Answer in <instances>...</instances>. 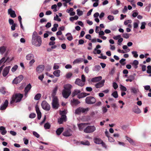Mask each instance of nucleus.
I'll return each instance as SVG.
<instances>
[{
    "label": "nucleus",
    "instance_id": "obj_1",
    "mask_svg": "<svg viewBox=\"0 0 151 151\" xmlns=\"http://www.w3.org/2000/svg\"><path fill=\"white\" fill-rule=\"evenodd\" d=\"M72 86L70 84L65 85L63 86L64 89L62 91V94L63 97L67 99L71 93L70 89Z\"/></svg>",
    "mask_w": 151,
    "mask_h": 151
},
{
    "label": "nucleus",
    "instance_id": "obj_2",
    "mask_svg": "<svg viewBox=\"0 0 151 151\" xmlns=\"http://www.w3.org/2000/svg\"><path fill=\"white\" fill-rule=\"evenodd\" d=\"M23 95L21 93H17L15 95L13 96L12 99L11 101V103H13L14 102L17 103L20 101L23 97Z\"/></svg>",
    "mask_w": 151,
    "mask_h": 151
},
{
    "label": "nucleus",
    "instance_id": "obj_3",
    "mask_svg": "<svg viewBox=\"0 0 151 151\" xmlns=\"http://www.w3.org/2000/svg\"><path fill=\"white\" fill-rule=\"evenodd\" d=\"M32 43L33 45L36 47H40L42 44V40L41 37H38L37 38L32 39Z\"/></svg>",
    "mask_w": 151,
    "mask_h": 151
},
{
    "label": "nucleus",
    "instance_id": "obj_4",
    "mask_svg": "<svg viewBox=\"0 0 151 151\" xmlns=\"http://www.w3.org/2000/svg\"><path fill=\"white\" fill-rule=\"evenodd\" d=\"M88 110L89 108H88L85 109L80 107L77 108L75 110L74 113L75 115H80L82 113L88 111Z\"/></svg>",
    "mask_w": 151,
    "mask_h": 151
},
{
    "label": "nucleus",
    "instance_id": "obj_5",
    "mask_svg": "<svg viewBox=\"0 0 151 151\" xmlns=\"http://www.w3.org/2000/svg\"><path fill=\"white\" fill-rule=\"evenodd\" d=\"M96 101V99L94 97L91 96L87 97L85 99L86 103L89 104H94Z\"/></svg>",
    "mask_w": 151,
    "mask_h": 151
},
{
    "label": "nucleus",
    "instance_id": "obj_6",
    "mask_svg": "<svg viewBox=\"0 0 151 151\" xmlns=\"http://www.w3.org/2000/svg\"><path fill=\"white\" fill-rule=\"evenodd\" d=\"M96 129L94 126H90L87 127L84 129V132L86 133H91L94 132Z\"/></svg>",
    "mask_w": 151,
    "mask_h": 151
},
{
    "label": "nucleus",
    "instance_id": "obj_7",
    "mask_svg": "<svg viewBox=\"0 0 151 151\" xmlns=\"http://www.w3.org/2000/svg\"><path fill=\"white\" fill-rule=\"evenodd\" d=\"M52 105L53 108L55 109H57L59 106L58 99L57 97H54L52 99Z\"/></svg>",
    "mask_w": 151,
    "mask_h": 151
},
{
    "label": "nucleus",
    "instance_id": "obj_8",
    "mask_svg": "<svg viewBox=\"0 0 151 151\" xmlns=\"http://www.w3.org/2000/svg\"><path fill=\"white\" fill-rule=\"evenodd\" d=\"M0 54L1 55H4V57H5L7 59L8 57H7L8 52H6V47L5 46H2L0 47Z\"/></svg>",
    "mask_w": 151,
    "mask_h": 151
},
{
    "label": "nucleus",
    "instance_id": "obj_9",
    "mask_svg": "<svg viewBox=\"0 0 151 151\" xmlns=\"http://www.w3.org/2000/svg\"><path fill=\"white\" fill-rule=\"evenodd\" d=\"M93 140L95 143L97 144H101L103 147L105 148H107V146L100 138L98 137H95L94 138Z\"/></svg>",
    "mask_w": 151,
    "mask_h": 151
},
{
    "label": "nucleus",
    "instance_id": "obj_10",
    "mask_svg": "<svg viewBox=\"0 0 151 151\" xmlns=\"http://www.w3.org/2000/svg\"><path fill=\"white\" fill-rule=\"evenodd\" d=\"M41 106L46 111L49 110L50 108L49 104L45 101H44L42 102Z\"/></svg>",
    "mask_w": 151,
    "mask_h": 151
},
{
    "label": "nucleus",
    "instance_id": "obj_11",
    "mask_svg": "<svg viewBox=\"0 0 151 151\" xmlns=\"http://www.w3.org/2000/svg\"><path fill=\"white\" fill-rule=\"evenodd\" d=\"M11 68L10 66H8L5 67L3 69L2 74L4 77H5L8 74L9 70Z\"/></svg>",
    "mask_w": 151,
    "mask_h": 151
},
{
    "label": "nucleus",
    "instance_id": "obj_12",
    "mask_svg": "<svg viewBox=\"0 0 151 151\" xmlns=\"http://www.w3.org/2000/svg\"><path fill=\"white\" fill-rule=\"evenodd\" d=\"M73 133L72 131L70 129H68L65 130L63 133V134L65 136H70L72 135Z\"/></svg>",
    "mask_w": 151,
    "mask_h": 151
},
{
    "label": "nucleus",
    "instance_id": "obj_13",
    "mask_svg": "<svg viewBox=\"0 0 151 151\" xmlns=\"http://www.w3.org/2000/svg\"><path fill=\"white\" fill-rule=\"evenodd\" d=\"M8 104V101L7 100H6L4 104H2L0 108L1 110H3L5 109L7 107Z\"/></svg>",
    "mask_w": 151,
    "mask_h": 151
},
{
    "label": "nucleus",
    "instance_id": "obj_14",
    "mask_svg": "<svg viewBox=\"0 0 151 151\" xmlns=\"http://www.w3.org/2000/svg\"><path fill=\"white\" fill-rule=\"evenodd\" d=\"M45 68L43 65H40L38 66L36 68V71L38 73H40L44 70Z\"/></svg>",
    "mask_w": 151,
    "mask_h": 151
},
{
    "label": "nucleus",
    "instance_id": "obj_15",
    "mask_svg": "<svg viewBox=\"0 0 151 151\" xmlns=\"http://www.w3.org/2000/svg\"><path fill=\"white\" fill-rule=\"evenodd\" d=\"M32 87L31 86L30 83L27 85L26 87L25 88L24 92H25V96H27V93L28 91L30 90Z\"/></svg>",
    "mask_w": 151,
    "mask_h": 151
},
{
    "label": "nucleus",
    "instance_id": "obj_16",
    "mask_svg": "<svg viewBox=\"0 0 151 151\" xmlns=\"http://www.w3.org/2000/svg\"><path fill=\"white\" fill-rule=\"evenodd\" d=\"M8 14L10 15L11 17L13 18H14L16 17V15L14 11L12 10L11 9H10L8 10Z\"/></svg>",
    "mask_w": 151,
    "mask_h": 151
},
{
    "label": "nucleus",
    "instance_id": "obj_17",
    "mask_svg": "<svg viewBox=\"0 0 151 151\" xmlns=\"http://www.w3.org/2000/svg\"><path fill=\"white\" fill-rule=\"evenodd\" d=\"M105 82V80H103L96 84L95 85L96 87L97 88H100L102 87L104 85Z\"/></svg>",
    "mask_w": 151,
    "mask_h": 151
},
{
    "label": "nucleus",
    "instance_id": "obj_18",
    "mask_svg": "<svg viewBox=\"0 0 151 151\" xmlns=\"http://www.w3.org/2000/svg\"><path fill=\"white\" fill-rule=\"evenodd\" d=\"M75 83L81 86H82L84 85V83L79 78L76 79Z\"/></svg>",
    "mask_w": 151,
    "mask_h": 151
},
{
    "label": "nucleus",
    "instance_id": "obj_19",
    "mask_svg": "<svg viewBox=\"0 0 151 151\" xmlns=\"http://www.w3.org/2000/svg\"><path fill=\"white\" fill-rule=\"evenodd\" d=\"M66 115H63V116H61V118L58 119V122L59 124H61L63 122H65L66 121Z\"/></svg>",
    "mask_w": 151,
    "mask_h": 151
},
{
    "label": "nucleus",
    "instance_id": "obj_20",
    "mask_svg": "<svg viewBox=\"0 0 151 151\" xmlns=\"http://www.w3.org/2000/svg\"><path fill=\"white\" fill-rule=\"evenodd\" d=\"M80 130H82L84 128L86 127L87 124L86 123H81L78 124Z\"/></svg>",
    "mask_w": 151,
    "mask_h": 151
},
{
    "label": "nucleus",
    "instance_id": "obj_21",
    "mask_svg": "<svg viewBox=\"0 0 151 151\" xmlns=\"http://www.w3.org/2000/svg\"><path fill=\"white\" fill-rule=\"evenodd\" d=\"M0 132L1 134L3 135H5L7 132V131L5 129V127L3 126H1L0 127Z\"/></svg>",
    "mask_w": 151,
    "mask_h": 151
},
{
    "label": "nucleus",
    "instance_id": "obj_22",
    "mask_svg": "<svg viewBox=\"0 0 151 151\" xmlns=\"http://www.w3.org/2000/svg\"><path fill=\"white\" fill-rule=\"evenodd\" d=\"M102 79L101 76H99L92 78L91 80V81L93 82H96L101 80Z\"/></svg>",
    "mask_w": 151,
    "mask_h": 151
},
{
    "label": "nucleus",
    "instance_id": "obj_23",
    "mask_svg": "<svg viewBox=\"0 0 151 151\" xmlns=\"http://www.w3.org/2000/svg\"><path fill=\"white\" fill-rule=\"evenodd\" d=\"M133 111L137 114H139L141 112L140 110L138 108L137 106H135L133 109Z\"/></svg>",
    "mask_w": 151,
    "mask_h": 151
},
{
    "label": "nucleus",
    "instance_id": "obj_24",
    "mask_svg": "<svg viewBox=\"0 0 151 151\" xmlns=\"http://www.w3.org/2000/svg\"><path fill=\"white\" fill-rule=\"evenodd\" d=\"M83 61V59L81 58H79L75 60L73 62L74 65L77 63H80Z\"/></svg>",
    "mask_w": 151,
    "mask_h": 151
},
{
    "label": "nucleus",
    "instance_id": "obj_25",
    "mask_svg": "<svg viewBox=\"0 0 151 151\" xmlns=\"http://www.w3.org/2000/svg\"><path fill=\"white\" fill-rule=\"evenodd\" d=\"M58 89V86H56L54 88L52 94V95L53 97H55V96L56 94V93Z\"/></svg>",
    "mask_w": 151,
    "mask_h": 151
},
{
    "label": "nucleus",
    "instance_id": "obj_26",
    "mask_svg": "<svg viewBox=\"0 0 151 151\" xmlns=\"http://www.w3.org/2000/svg\"><path fill=\"white\" fill-rule=\"evenodd\" d=\"M60 71L59 70H57L53 72V74L56 77H59L60 76Z\"/></svg>",
    "mask_w": 151,
    "mask_h": 151
},
{
    "label": "nucleus",
    "instance_id": "obj_27",
    "mask_svg": "<svg viewBox=\"0 0 151 151\" xmlns=\"http://www.w3.org/2000/svg\"><path fill=\"white\" fill-rule=\"evenodd\" d=\"M134 79V76L132 75H130L128 77V78L126 80V81L127 82L129 81L131 82L133 81Z\"/></svg>",
    "mask_w": 151,
    "mask_h": 151
},
{
    "label": "nucleus",
    "instance_id": "obj_28",
    "mask_svg": "<svg viewBox=\"0 0 151 151\" xmlns=\"http://www.w3.org/2000/svg\"><path fill=\"white\" fill-rule=\"evenodd\" d=\"M65 36H67V39L69 41H71L73 39V36L70 33H67Z\"/></svg>",
    "mask_w": 151,
    "mask_h": 151
},
{
    "label": "nucleus",
    "instance_id": "obj_29",
    "mask_svg": "<svg viewBox=\"0 0 151 151\" xmlns=\"http://www.w3.org/2000/svg\"><path fill=\"white\" fill-rule=\"evenodd\" d=\"M34 56L33 55L31 54H29L27 55L26 56V59L27 60H30L31 59H33Z\"/></svg>",
    "mask_w": 151,
    "mask_h": 151
},
{
    "label": "nucleus",
    "instance_id": "obj_30",
    "mask_svg": "<svg viewBox=\"0 0 151 151\" xmlns=\"http://www.w3.org/2000/svg\"><path fill=\"white\" fill-rule=\"evenodd\" d=\"M63 129L64 128L63 127L59 128L56 131L57 134L58 135H60L63 132Z\"/></svg>",
    "mask_w": 151,
    "mask_h": 151
},
{
    "label": "nucleus",
    "instance_id": "obj_31",
    "mask_svg": "<svg viewBox=\"0 0 151 151\" xmlns=\"http://www.w3.org/2000/svg\"><path fill=\"white\" fill-rule=\"evenodd\" d=\"M139 64V62L137 60H134L133 61L132 65L134 66L135 68H137V65Z\"/></svg>",
    "mask_w": 151,
    "mask_h": 151
},
{
    "label": "nucleus",
    "instance_id": "obj_32",
    "mask_svg": "<svg viewBox=\"0 0 151 151\" xmlns=\"http://www.w3.org/2000/svg\"><path fill=\"white\" fill-rule=\"evenodd\" d=\"M81 92L80 90H75L72 93V96H75L76 95L78 96V94Z\"/></svg>",
    "mask_w": 151,
    "mask_h": 151
},
{
    "label": "nucleus",
    "instance_id": "obj_33",
    "mask_svg": "<svg viewBox=\"0 0 151 151\" xmlns=\"http://www.w3.org/2000/svg\"><path fill=\"white\" fill-rule=\"evenodd\" d=\"M85 94V93H80L78 94V97L79 99H81L85 97H86Z\"/></svg>",
    "mask_w": 151,
    "mask_h": 151
},
{
    "label": "nucleus",
    "instance_id": "obj_34",
    "mask_svg": "<svg viewBox=\"0 0 151 151\" xmlns=\"http://www.w3.org/2000/svg\"><path fill=\"white\" fill-rule=\"evenodd\" d=\"M8 60V58L7 59L5 57H3L0 60V65L3 63V62H5L6 61H7Z\"/></svg>",
    "mask_w": 151,
    "mask_h": 151
},
{
    "label": "nucleus",
    "instance_id": "obj_35",
    "mask_svg": "<svg viewBox=\"0 0 151 151\" xmlns=\"http://www.w3.org/2000/svg\"><path fill=\"white\" fill-rule=\"evenodd\" d=\"M41 96V95L40 93H38L35 96L34 99L36 100H39Z\"/></svg>",
    "mask_w": 151,
    "mask_h": 151
},
{
    "label": "nucleus",
    "instance_id": "obj_36",
    "mask_svg": "<svg viewBox=\"0 0 151 151\" xmlns=\"http://www.w3.org/2000/svg\"><path fill=\"white\" fill-rule=\"evenodd\" d=\"M111 95L114 98H116L118 97V94L116 91H115L111 94Z\"/></svg>",
    "mask_w": 151,
    "mask_h": 151
},
{
    "label": "nucleus",
    "instance_id": "obj_37",
    "mask_svg": "<svg viewBox=\"0 0 151 151\" xmlns=\"http://www.w3.org/2000/svg\"><path fill=\"white\" fill-rule=\"evenodd\" d=\"M38 37H40L37 35V33L36 32H34L33 33L32 39L37 38Z\"/></svg>",
    "mask_w": 151,
    "mask_h": 151
},
{
    "label": "nucleus",
    "instance_id": "obj_38",
    "mask_svg": "<svg viewBox=\"0 0 151 151\" xmlns=\"http://www.w3.org/2000/svg\"><path fill=\"white\" fill-rule=\"evenodd\" d=\"M126 139L128 141V142L131 144L133 145L134 144V141L130 138L126 137Z\"/></svg>",
    "mask_w": 151,
    "mask_h": 151
},
{
    "label": "nucleus",
    "instance_id": "obj_39",
    "mask_svg": "<svg viewBox=\"0 0 151 151\" xmlns=\"http://www.w3.org/2000/svg\"><path fill=\"white\" fill-rule=\"evenodd\" d=\"M18 68V66L17 65H14L12 68V69H11L13 73L15 72L17 70V69Z\"/></svg>",
    "mask_w": 151,
    "mask_h": 151
},
{
    "label": "nucleus",
    "instance_id": "obj_40",
    "mask_svg": "<svg viewBox=\"0 0 151 151\" xmlns=\"http://www.w3.org/2000/svg\"><path fill=\"white\" fill-rule=\"evenodd\" d=\"M120 88L121 90L122 91H126L127 90L126 87L121 84L120 85Z\"/></svg>",
    "mask_w": 151,
    "mask_h": 151
},
{
    "label": "nucleus",
    "instance_id": "obj_41",
    "mask_svg": "<svg viewBox=\"0 0 151 151\" xmlns=\"http://www.w3.org/2000/svg\"><path fill=\"white\" fill-rule=\"evenodd\" d=\"M131 90L132 92L134 93H137L138 91V90L134 87H132L131 88Z\"/></svg>",
    "mask_w": 151,
    "mask_h": 151
},
{
    "label": "nucleus",
    "instance_id": "obj_42",
    "mask_svg": "<svg viewBox=\"0 0 151 151\" xmlns=\"http://www.w3.org/2000/svg\"><path fill=\"white\" fill-rule=\"evenodd\" d=\"M21 81H20L19 79L17 77L15 78L13 81V83L15 84H17L19 83Z\"/></svg>",
    "mask_w": 151,
    "mask_h": 151
},
{
    "label": "nucleus",
    "instance_id": "obj_43",
    "mask_svg": "<svg viewBox=\"0 0 151 151\" xmlns=\"http://www.w3.org/2000/svg\"><path fill=\"white\" fill-rule=\"evenodd\" d=\"M139 23V21H138L137 22H134L133 27L134 29H136L138 27Z\"/></svg>",
    "mask_w": 151,
    "mask_h": 151
},
{
    "label": "nucleus",
    "instance_id": "obj_44",
    "mask_svg": "<svg viewBox=\"0 0 151 151\" xmlns=\"http://www.w3.org/2000/svg\"><path fill=\"white\" fill-rule=\"evenodd\" d=\"M127 1L130 3L132 5L133 7H135V2L134 1V0H127Z\"/></svg>",
    "mask_w": 151,
    "mask_h": 151
},
{
    "label": "nucleus",
    "instance_id": "obj_45",
    "mask_svg": "<svg viewBox=\"0 0 151 151\" xmlns=\"http://www.w3.org/2000/svg\"><path fill=\"white\" fill-rule=\"evenodd\" d=\"M125 60L126 59L122 58L120 60L119 63L122 65H124L126 64V63L125 62Z\"/></svg>",
    "mask_w": 151,
    "mask_h": 151
},
{
    "label": "nucleus",
    "instance_id": "obj_46",
    "mask_svg": "<svg viewBox=\"0 0 151 151\" xmlns=\"http://www.w3.org/2000/svg\"><path fill=\"white\" fill-rule=\"evenodd\" d=\"M57 5L56 4H54L51 6V9H53V11L56 12L57 11Z\"/></svg>",
    "mask_w": 151,
    "mask_h": 151
},
{
    "label": "nucleus",
    "instance_id": "obj_47",
    "mask_svg": "<svg viewBox=\"0 0 151 151\" xmlns=\"http://www.w3.org/2000/svg\"><path fill=\"white\" fill-rule=\"evenodd\" d=\"M54 20L59 22H60L61 21V19L59 18L57 14L54 17Z\"/></svg>",
    "mask_w": 151,
    "mask_h": 151
},
{
    "label": "nucleus",
    "instance_id": "obj_48",
    "mask_svg": "<svg viewBox=\"0 0 151 151\" xmlns=\"http://www.w3.org/2000/svg\"><path fill=\"white\" fill-rule=\"evenodd\" d=\"M132 53L134 58H137L138 57V55L137 52L135 51H132Z\"/></svg>",
    "mask_w": 151,
    "mask_h": 151
},
{
    "label": "nucleus",
    "instance_id": "obj_49",
    "mask_svg": "<svg viewBox=\"0 0 151 151\" xmlns=\"http://www.w3.org/2000/svg\"><path fill=\"white\" fill-rule=\"evenodd\" d=\"M108 19L110 21H113L114 19V17L113 16L109 15L107 17Z\"/></svg>",
    "mask_w": 151,
    "mask_h": 151
},
{
    "label": "nucleus",
    "instance_id": "obj_50",
    "mask_svg": "<svg viewBox=\"0 0 151 151\" xmlns=\"http://www.w3.org/2000/svg\"><path fill=\"white\" fill-rule=\"evenodd\" d=\"M77 14L79 16H81L83 15V12L81 11L79 9H78L77 10Z\"/></svg>",
    "mask_w": 151,
    "mask_h": 151
},
{
    "label": "nucleus",
    "instance_id": "obj_51",
    "mask_svg": "<svg viewBox=\"0 0 151 151\" xmlns=\"http://www.w3.org/2000/svg\"><path fill=\"white\" fill-rule=\"evenodd\" d=\"M81 144L84 145H90V143L88 141H86L85 142L82 141L81 142Z\"/></svg>",
    "mask_w": 151,
    "mask_h": 151
},
{
    "label": "nucleus",
    "instance_id": "obj_52",
    "mask_svg": "<svg viewBox=\"0 0 151 151\" xmlns=\"http://www.w3.org/2000/svg\"><path fill=\"white\" fill-rule=\"evenodd\" d=\"M146 24L145 22H143L141 23V26L140 27L141 29H144L145 28V26Z\"/></svg>",
    "mask_w": 151,
    "mask_h": 151
},
{
    "label": "nucleus",
    "instance_id": "obj_53",
    "mask_svg": "<svg viewBox=\"0 0 151 151\" xmlns=\"http://www.w3.org/2000/svg\"><path fill=\"white\" fill-rule=\"evenodd\" d=\"M147 73L149 74L151 73V66L148 65L147 67Z\"/></svg>",
    "mask_w": 151,
    "mask_h": 151
},
{
    "label": "nucleus",
    "instance_id": "obj_54",
    "mask_svg": "<svg viewBox=\"0 0 151 151\" xmlns=\"http://www.w3.org/2000/svg\"><path fill=\"white\" fill-rule=\"evenodd\" d=\"M35 60L34 59L31 60L29 62V64L30 66H32L33 63L35 62Z\"/></svg>",
    "mask_w": 151,
    "mask_h": 151
},
{
    "label": "nucleus",
    "instance_id": "obj_55",
    "mask_svg": "<svg viewBox=\"0 0 151 151\" xmlns=\"http://www.w3.org/2000/svg\"><path fill=\"white\" fill-rule=\"evenodd\" d=\"M122 36L125 38L127 39L129 37V34L125 33L122 35Z\"/></svg>",
    "mask_w": 151,
    "mask_h": 151
},
{
    "label": "nucleus",
    "instance_id": "obj_56",
    "mask_svg": "<svg viewBox=\"0 0 151 151\" xmlns=\"http://www.w3.org/2000/svg\"><path fill=\"white\" fill-rule=\"evenodd\" d=\"M72 102L75 104H78L80 103V102L78 101L77 100H76L75 99H73L72 101Z\"/></svg>",
    "mask_w": 151,
    "mask_h": 151
},
{
    "label": "nucleus",
    "instance_id": "obj_57",
    "mask_svg": "<svg viewBox=\"0 0 151 151\" xmlns=\"http://www.w3.org/2000/svg\"><path fill=\"white\" fill-rule=\"evenodd\" d=\"M121 35H118L116 36H115L113 37V38L115 40H119L120 38H121Z\"/></svg>",
    "mask_w": 151,
    "mask_h": 151
},
{
    "label": "nucleus",
    "instance_id": "obj_58",
    "mask_svg": "<svg viewBox=\"0 0 151 151\" xmlns=\"http://www.w3.org/2000/svg\"><path fill=\"white\" fill-rule=\"evenodd\" d=\"M59 68V66L57 64L55 63L53 67L54 70H57Z\"/></svg>",
    "mask_w": 151,
    "mask_h": 151
},
{
    "label": "nucleus",
    "instance_id": "obj_59",
    "mask_svg": "<svg viewBox=\"0 0 151 151\" xmlns=\"http://www.w3.org/2000/svg\"><path fill=\"white\" fill-rule=\"evenodd\" d=\"M33 135L35 136L36 137L38 138L40 137V135L39 134H38L35 131H33Z\"/></svg>",
    "mask_w": 151,
    "mask_h": 151
},
{
    "label": "nucleus",
    "instance_id": "obj_60",
    "mask_svg": "<svg viewBox=\"0 0 151 151\" xmlns=\"http://www.w3.org/2000/svg\"><path fill=\"white\" fill-rule=\"evenodd\" d=\"M113 86L115 89H116L118 87V85L116 82L113 83Z\"/></svg>",
    "mask_w": 151,
    "mask_h": 151
},
{
    "label": "nucleus",
    "instance_id": "obj_61",
    "mask_svg": "<svg viewBox=\"0 0 151 151\" xmlns=\"http://www.w3.org/2000/svg\"><path fill=\"white\" fill-rule=\"evenodd\" d=\"M72 74L71 73H68L66 75V77L67 78H69L72 76Z\"/></svg>",
    "mask_w": 151,
    "mask_h": 151
},
{
    "label": "nucleus",
    "instance_id": "obj_62",
    "mask_svg": "<svg viewBox=\"0 0 151 151\" xmlns=\"http://www.w3.org/2000/svg\"><path fill=\"white\" fill-rule=\"evenodd\" d=\"M101 68V66L99 65H96L95 67V70L98 71Z\"/></svg>",
    "mask_w": 151,
    "mask_h": 151
},
{
    "label": "nucleus",
    "instance_id": "obj_63",
    "mask_svg": "<svg viewBox=\"0 0 151 151\" xmlns=\"http://www.w3.org/2000/svg\"><path fill=\"white\" fill-rule=\"evenodd\" d=\"M101 50H94L93 51V53L94 54H100L101 53Z\"/></svg>",
    "mask_w": 151,
    "mask_h": 151
},
{
    "label": "nucleus",
    "instance_id": "obj_64",
    "mask_svg": "<svg viewBox=\"0 0 151 151\" xmlns=\"http://www.w3.org/2000/svg\"><path fill=\"white\" fill-rule=\"evenodd\" d=\"M44 127L45 129H49L50 128V125L49 123H46L44 125Z\"/></svg>",
    "mask_w": 151,
    "mask_h": 151
}]
</instances>
